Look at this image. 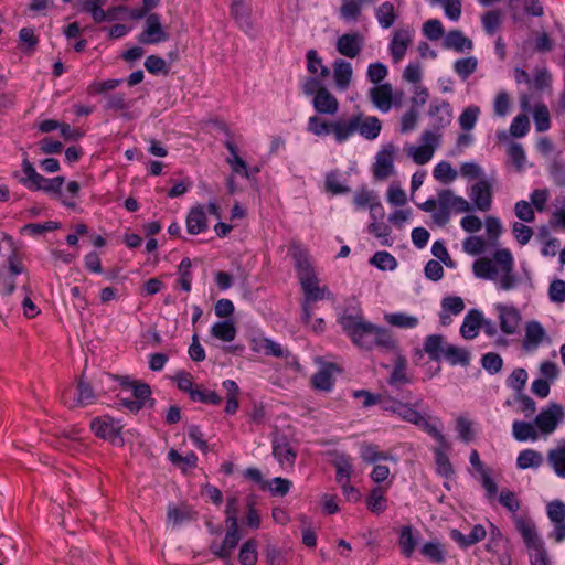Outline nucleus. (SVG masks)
Wrapping results in <instances>:
<instances>
[{
  "label": "nucleus",
  "mask_w": 565,
  "mask_h": 565,
  "mask_svg": "<svg viewBox=\"0 0 565 565\" xmlns=\"http://www.w3.org/2000/svg\"><path fill=\"white\" fill-rule=\"evenodd\" d=\"M339 323L351 341L360 348L365 350H372L375 347L383 350L395 348V341L390 331L367 322L361 311L354 315L343 313L339 318Z\"/></svg>",
  "instance_id": "1"
},
{
  "label": "nucleus",
  "mask_w": 565,
  "mask_h": 565,
  "mask_svg": "<svg viewBox=\"0 0 565 565\" xmlns=\"http://www.w3.org/2000/svg\"><path fill=\"white\" fill-rule=\"evenodd\" d=\"M404 401L396 399L390 395H387L386 401H384L383 411L390 412L401 419L408 422L428 435H430L444 449H449L450 445L447 441L446 437L439 431L437 426L431 422H438L437 418H433L427 414H422L417 411L423 404V399L412 401L411 392H407L404 395Z\"/></svg>",
  "instance_id": "2"
},
{
  "label": "nucleus",
  "mask_w": 565,
  "mask_h": 565,
  "mask_svg": "<svg viewBox=\"0 0 565 565\" xmlns=\"http://www.w3.org/2000/svg\"><path fill=\"white\" fill-rule=\"evenodd\" d=\"M477 278L495 281L503 290L516 287L518 278L514 270V259L507 248L498 249L493 258H478L472 265Z\"/></svg>",
  "instance_id": "3"
},
{
  "label": "nucleus",
  "mask_w": 565,
  "mask_h": 565,
  "mask_svg": "<svg viewBox=\"0 0 565 565\" xmlns=\"http://www.w3.org/2000/svg\"><path fill=\"white\" fill-rule=\"evenodd\" d=\"M7 249L9 252L7 256V267L11 275V277L20 275L24 273L25 268L22 262L18 257L17 249L14 248V244L11 237L4 236L0 241V249ZM0 285H3L4 287V295H11L15 290V281L13 278L10 279H2Z\"/></svg>",
  "instance_id": "4"
},
{
  "label": "nucleus",
  "mask_w": 565,
  "mask_h": 565,
  "mask_svg": "<svg viewBox=\"0 0 565 565\" xmlns=\"http://www.w3.org/2000/svg\"><path fill=\"white\" fill-rule=\"evenodd\" d=\"M90 428L97 437L109 440L115 446H124L122 426L118 420L109 416L97 417L92 420Z\"/></svg>",
  "instance_id": "5"
},
{
  "label": "nucleus",
  "mask_w": 565,
  "mask_h": 565,
  "mask_svg": "<svg viewBox=\"0 0 565 565\" xmlns=\"http://www.w3.org/2000/svg\"><path fill=\"white\" fill-rule=\"evenodd\" d=\"M420 140L423 145L411 146L407 149V154L417 164H426L430 161L435 150L439 146L440 135L430 130L423 132Z\"/></svg>",
  "instance_id": "6"
},
{
  "label": "nucleus",
  "mask_w": 565,
  "mask_h": 565,
  "mask_svg": "<svg viewBox=\"0 0 565 565\" xmlns=\"http://www.w3.org/2000/svg\"><path fill=\"white\" fill-rule=\"evenodd\" d=\"M494 179H480L471 185L469 198L472 202V209L481 212H488L492 207Z\"/></svg>",
  "instance_id": "7"
},
{
  "label": "nucleus",
  "mask_w": 565,
  "mask_h": 565,
  "mask_svg": "<svg viewBox=\"0 0 565 565\" xmlns=\"http://www.w3.org/2000/svg\"><path fill=\"white\" fill-rule=\"evenodd\" d=\"M302 290L305 292V301L302 305V320L308 323L311 316V307L310 302H315L317 300L323 299L327 292V288H321L318 284V279L315 273L309 274V276H305L299 278Z\"/></svg>",
  "instance_id": "8"
},
{
  "label": "nucleus",
  "mask_w": 565,
  "mask_h": 565,
  "mask_svg": "<svg viewBox=\"0 0 565 565\" xmlns=\"http://www.w3.org/2000/svg\"><path fill=\"white\" fill-rule=\"evenodd\" d=\"M169 39V33L166 32L160 22L157 13L147 15L145 30L138 35V42L141 44H157Z\"/></svg>",
  "instance_id": "9"
},
{
  "label": "nucleus",
  "mask_w": 565,
  "mask_h": 565,
  "mask_svg": "<svg viewBox=\"0 0 565 565\" xmlns=\"http://www.w3.org/2000/svg\"><path fill=\"white\" fill-rule=\"evenodd\" d=\"M395 147L393 145L384 146L375 157L373 174L377 180H385L394 172Z\"/></svg>",
  "instance_id": "10"
},
{
  "label": "nucleus",
  "mask_w": 565,
  "mask_h": 565,
  "mask_svg": "<svg viewBox=\"0 0 565 565\" xmlns=\"http://www.w3.org/2000/svg\"><path fill=\"white\" fill-rule=\"evenodd\" d=\"M563 415L562 406L552 404L548 408L540 412L534 423L542 434L550 435L557 428Z\"/></svg>",
  "instance_id": "11"
},
{
  "label": "nucleus",
  "mask_w": 565,
  "mask_h": 565,
  "mask_svg": "<svg viewBox=\"0 0 565 565\" xmlns=\"http://www.w3.org/2000/svg\"><path fill=\"white\" fill-rule=\"evenodd\" d=\"M241 540L238 526L237 527H231L227 526V531L225 534V537L221 544L213 543L211 545V552L218 558L228 561L238 545V542Z\"/></svg>",
  "instance_id": "12"
},
{
  "label": "nucleus",
  "mask_w": 565,
  "mask_h": 565,
  "mask_svg": "<svg viewBox=\"0 0 565 565\" xmlns=\"http://www.w3.org/2000/svg\"><path fill=\"white\" fill-rule=\"evenodd\" d=\"M273 455L282 468H292L297 458V452L285 436L274 438Z\"/></svg>",
  "instance_id": "13"
},
{
  "label": "nucleus",
  "mask_w": 565,
  "mask_h": 565,
  "mask_svg": "<svg viewBox=\"0 0 565 565\" xmlns=\"http://www.w3.org/2000/svg\"><path fill=\"white\" fill-rule=\"evenodd\" d=\"M364 39L360 33H347L337 41V51L349 58L356 57L363 47Z\"/></svg>",
  "instance_id": "14"
},
{
  "label": "nucleus",
  "mask_w": 565,
  "mask_h": 565,
  "mask_svg": "<svg viewBox=\"0 0 565 565\" xmlns=\"http://www.w3.org/2000/svg\"><path fill=\"white\" fill-rule=\"evenodd\" d=\"M312 105L318 114L332 116L339 111V102L327 87L318 92L312 99Z\"/></svg>",
  "instance_id": "15"
},
{
  "label": "nucleus",
  "mask_w": 565,
  "mask_h": 565,
  "mask_svg": "<svg viewBox=\"0 0 565 565\" xmlns=\"http://www.w3.org/2000/svg\"><path fill=\"white\" fill-rule=\"evenodd\" d=\"M500 329L505 334H514L519 328L521 316L514 307L497 305Z\"/></svg>",
  "instance_id": "16"
},
{
  "label": "nucleus",
  "mask_w": 565,
  "mask_h": 565,
  "mask_svg": "<svg viewBox=\"0 0 565 565\" xmlns=\"http://www.w3.org/2000/svg\"><path fill=\"white\" fill-rule=\"evenodd\" d=\"M374 106L383 113H387L392 107L393 90L388 83L376 85L369 92Z\"/></svg>",
  "instance_id": "17"
},
{
  "label": "nucleus",
  "mask_w": 565,
  "mask_h": 565,
  "mask_svg": "<svg viewBox=\"0 0 565 565\" xmlns=\"http://www.w3.org/2000/svg\"><path fill=\"white\" fill-rule=\"evenodd\" d=\"M358 131V119L354 115L347 119L332 121L331 134L338 143H342L351 138Z\"/></svg>",
  "instance_id": "18"
},
{
  "label": "nucleus",
  "mask_w": 565,
  "mask_h": 565,
  "mask_svg": "<svg viewBox=\"0 0 565 565\" xmlns=\"http://www.w3.org/2000/svg\"><path fill=\"white\" fill-rule=\"evenodd\" d=\"M411 42L412 35L408 30L399 29L394 32L390 51L395 63H398L404 57Z\"/></svg>",
  "instance_id": "19"
},
{
  "label": "nucleus",
  "mask_w": 565,
  "mask_h": 565,
  "mask_svg": "<svg viewBox=\"0 0 565 565\" xmlns=\"http://www.w3.org/2000/svg\"><path fill=\"white\" fill-rule=\"evenodd\" d=\"M332 68H333V79H334L337 89H339L341 92L347 90L348 87L350 86L352 75H353V70H352L351 63H349L348 61L338 58L333 62Z\"/></svg>",
  "instance_id": "20"
},
{
  "label": "nucleus",
  "mask_w": 565,
  "mask_h": 565,
  "mask_svg": "<svg viewBox=\"0 0 565 565\" xmlns=\"http://www.w3.org/2000/svg\"><path fill=\"white\" fill-rule=\"evenodd\" d=\"M355 119H358V131L362 137L367 140L375 139L382 129L381 121L377 117L374 116H363V114H355Z\"/></svg>",
  "instance_id": "21"
},
{
  "label": "nucleus",
  "mask_w": 565,
  "mask_h": 565,
  "mask_svg": "<svg viewBox=\"0 0 565 565\" xmlns=\"http://www.w3.org/2000/svg\"><path fill=\"white\" fill-rule=\"evenodd\" d=\"M74 6L77 12L90 14L95 23L106 22L105 0H79Z\"/></svg>",
  "instance_id": "22"
},
{
  "label": "nucleus",
  "mask_w": 565,
  "mask_h": 565,
  "mask_svg": "<svg viewBox=\"0 0 565 565\" xmlns=\"http://www.w3.org/2000/svg\"><path fill=\"white\" fill-rule=\"evenodd\" d=\"M429 116L433 119V126L437 129L444 128L451 122L452 110L448 102L443 100L430 105Z\"/></svg>",
  "instance_id": "23"
},
{
  "label": "nucleus",
  "mask_w": 565,
  "mask_h": 565,
  "mask_svg": "<svg viewBox=\"0 0 565 565\" xmlns=\"http://www.w3.org/2000/svg\"><path fill=\"white\" fill-rule=\"evenodd\" d=\"M483 322L482 313L477 310H470L460 327V334L468 340L475 339L478 334L479 329L481 328V323Z\"/></svg>",
  "instance_id": "24"
},
{
  "label": "nucleus",
  "mask_w": 565,
  "mask_h": 565,
  "mask_svg": "<svg viewBox=\"0 0 565 565\" xmlns=\"http://www.w3.org/2000/svg\"><path fill=\"white\" fill-rule=\"evenodd\" d=\"M207 230V218L202 206L190 210L186 216V231L191 235H198Z\"/></svg>",
  "instance_id": "25"
},
{
  "label": "nucleus",
  "mask_w": 565,
  "mask_h": 565,
  "mask_svg": "<svg viewBox=\"0 0 565 565\" xmlns=\"http://www.w3.org/2000/svg\"><path fill=\"white\" fill-rule=\"evenodd\" d=\"M444 47L461 53L472 50L473 43L461 31L452 30L446 34L444 39Z\"/></svg>",
  "instance_id": "26"
},
{
  "label": "nucleus",
  "mask_w": 565,
  "mask_h": 565,
  "mask_svg": "<svg viewBox=\"0 0 565 565\" xmlns=\"http://www.w3.org/2000/svg\"><path fill=\"white\" fill-rule=\"evenodd\" d=\"M289 250L295 260L299 278L309 276V274L315 273L309 263L307 252L301 247L299 243L292 242Z\"/></svg>",
  "instance_id": "27"
},
{
  "label": "nucleus",
  "mask_w": 565,
  "mask_h": 565,
  "mask_svg": "<svg viewBox=\"0 0 565 565\" xmlns=\"http://www.w3.org/2000/svg\"><path fill=\"white\" fill-rule=\"evenodd\" d=\"M118 381L122 390L131 391L134 398L136 401H140L142 406L146 405V401L151 395V388L148 384L140 383L124 376H119Z\"/></svg>",
  "instance_id": "28"
},
{
  "label": "nucleus",
  "mask_w": 565,
  "mask_h": 565,
  "mask_svg": "<svg viewBox=\"0 0 565 565\" xmlns=\"http://www.w3.org/2000/svg\"><path fill=\"white\" fill-rule=\"evenodd\" d=\"M545 337V330L537 321H531L525 327L523 347L525 350H535Z\"/></svg>",
  "instance_id": "29"
},
{
  "label": "nucleus",
  "mask_w": 565,
  "mask_h": 565,
  "mask_svg": "<svg viewBox=\"0 0 565 565\" xmlns=\"http://www.w3.org/2000/svg\"><path fill=\"white\" fill-rule=\"evenodd\" d=\"M195 519V512L188 505H173L168 507L167 520L173 526H179L185 522Z\"/></svg>",
  "instance_id": "30"
},
{
  "label": "nucleus",
  "mask_w": 565,
  "mask_h": 565,
  "mask_svg": "<svg viewBox=\"0 0 565 565\" xmlns=\"http://www.w3.org/2000/svg\"><path fill=\"white\" fill-rule=\"evenodd\" d=\"M418 544V532H414L409 525L403 526L399 532L398 545L401 552L406 556L411 557Z\"/></svg>",
  "instance_id": "31"
},
{
  "label": "nucleus",
  "mask_w": 565,
  "mask_h": 565,
  "mask_svg": "<svg viewBox=\"0 0 565 565\" xmlns=\"http://www.w3.org/2000/svg\"><path fill=\"white\" fill-rule=\"evenodd\" d=\"M374 14L379 24L383 29L391 28L397 19L394 4L390 1H385L381 3L379 7H376L374 9Z\"/></svg>",
  "instance_id": "32"
},
{
  "label": "nucleus",
  "mask_w": 565,
  "mask_h": 565,
  "mask_svg": "<svg viewBox=\"0 0 565 565\" xmlns=\"http://www.w3.org/2000/svg\"><path fill=\"white\" fill-rule=\"evenodd\" d=\"M522 537L530 553L544 551V543L537 535L535 527L530 524H522L520 527Z\"/></svg>",
  "instance_id": "33"
},
{
  "label": "nucleus",
  "mask_w": 565,
  "mask_h": 565,
  "mask_svg": "<svg viewBox=\"0 0 565 565\" xmlns=\"http://www.w3.org/2000/svg\"><path fill=\"white\" fill-rule=\"evenodd\" d=\"M544 459L541 452L534 449L522 450L516 458V466L521 470L529 468L537 469L542 466Z\"/></svg>",
  "instance_id": "34"
},
{
  "label": "nucleus",
  "mask_w": 565,
  "mask_h": 565,
  "mask_svg": "<svg viewBox=\"0 0 565 565\" xmlns=\"http://www.w3.org/2000/svg\"><path fill=\"white\" fill-rule=\"evenodd\" d=\"M512 435L518 441L536 440L539 438L535 426L523 420L513 422Z\"/></svg>",
  "instance_id": "35"
},
{
  "label": "nucleus",
  "mask_w": 565,
  "mask_h": 565,
  "mask_svg": "<svg viewBox=\"0 0 565 565\" xmlns=\"http://www.w3.org/2000/svg\"><path fill=\"white\" fill-rule=\"evenodd\" d=\"M24 177L20 182L31 191H39V186L43 181V175L36 172L32 163L25 158L22 162Z\"/></svg>",
  "instance_id": "36"
},
{
  "label": "nucleus",
  "mask_w": 565,
  "mask_h": 565,
  "mask_svg": "<svg viewBox=\"0 0 565 565\" xmlns=\"http://www.w3.org/2000/svg\"><path fill=\"white\" fill-rule=\"evenodd\" d=\"M547 462L558 477L565 478V441L548 450Z\"/></svg>",
  "instance_id": "37"
},
{
  "label": "nucleus",
  "mask_w": 565,
  "mask_h": 565,
  "mask_svg": "<svg viewBox=\"0 0 565 565\" xmlns=\"http://www.w3.org/2000/svg\"><path fill=\"white\" fill-rule=\"evenodd\" d=\"M443 358L447 359L452 365L467 366L470 362L469 351L449 343L445 345Z\"/></svg>",
  "instance_id": "38"
},
{
  "label": "nucleus",
  "mask_w": 565,
  "mask_h": 565,
  "mask_svg": "<svg viewBox=\"0 0 565 565\" xmlns=\"http://www.w3.org/2000/svg\"><path fill=\"white\" fill-rule=\"evenodd\" d=\"M211 334L224 342H231L236 337V328L231 320L218 321L212 326Z\"/></svg>",
  "instance_id": "39"
},
{
  "label": "nucleus",
  "mask_w": 565,
  "mask_h": 565,
  "mask_svg": "<svg viewBox=\"0 0 565 565\" xmlns=\"http://www.w3.org/2000/svg\"><path fill=\"white\" fill-rule=\"evenodd\" d=\"M335 370L334 365L330 364L319 372L313 374L311 379V383L315 388L321 391H330L333 386V371Z\"/></svg>",
  "instance_id": "40"
},
{
  "label": "nucleus",
  "mask_w": 565,
  "mask_h": 565,
  "mask_svg": "<svg viewBox=\"0 0 565 565\" xmlns=\"http://www.w3.org/2000/svg\"><path fill=\"white\" fill-rule=\"evenodd\" d=\"M446 344L443 335L433 334L426 338L424 350L431 360H439L444 356Z\"/></svg>",
  "instance_id": "41"
},
{
  "label": "nucleus",
  "mask_w": 565,
  "mask_h": 565,
  "mask_svg": "<svg viewBox=\"0 0 565 565\" xmlns=\"http://www.w3.org/2000/svg\"><path fill=\"white\" fill-rule=\"evenodd\" d=\"M95 401V393L89 383L79 380L77 384V396L73 399L71 407H83Z\"/></svg>",
  "instance_id": "42"
},
{
  "label": "nucleus",
  "mask_w": 565,
  "mask_h": 565,
  "mask_svg": "<svg viewBox=\"0 0 565 565\" xmlns=\"http://www.w3.org/2000/svg\"><path fill=\"white\" fill-rule=\"evenodd\" d=\"M388 324L401 329H413L418 324V318L405 312H395L385 315Z\"/></svg>",
  "instance_id": "43"
},
{
  "label": "nucleus",
  "mask_w": 565,
  "mask_h": 565,
  "mask_svg": "<svg viewBox=\"0 0 565 565\" xmlns=\"http://www.w3.org/2000/svg\"><path fill=\"white\" fill-rule=\"evenodd\" d=\"M366 505L374 514H381L386 510L387 504L383 488L376 487L371 490L366 500Z\"/></svg>",
  "instance_id": "44"
},
{
  "label": "nucleus",
  "mask_w": 565,
  "mask_h": 565,
  "mask_svg": "<svg viewBox=\"0 0 565 565\" xmlns=\"http://www.w3.org/2000/svg\"><path fill=\"white\" fill-rule=\"evenodd\" d=\"M408 382L409 379L406 374V360L404 358H398L395 361L394 369L388 380V384L399 390L403 384H406Z\"/></svg>",
  "instance_id": "45"
},
{
  "label": "nucleus",
  "mask_w": 565,
  "mask_h": 565,
  "mask_svg": "<svg viewBox=\"0 0 565 565\" xmlns=\"http://www.w3.org/2000/svg\"><path fill=\"white\" fill-rule=\"evenodd\" d=\"M306 57H307V70L311 74L319 73L321 79H324L330 75L329 68L322 64V60L319 57L316 50H309L306 54Z\"/></svg>",
  "instance_id": "46"
},
{
  "label": "nucleus",
  "mask_w": 565,
  "mask_h": 565,
  "mask_svg": "<svg viewBox=\"0 0 565 565\" xmlns=\"http://www.w3.org/2000/svg\"><path fill=\"white\" fill-rule=\"evenodd\" d=\"M433 175L437 181L448 184L457 179L458 172L448 161H441L434 168Z\"/></svg>",
  "instance_id": "47"
},
{
  "label": "nucleus",
  "mask_w": 565,
  "mask_h": 565,
  "mask_svg": "<svg viewBox=\"0 0 565 565\" xmlns=\"http://www.w3.org/2000/svg\"><path fill=\"white\" fill-rule=\"evenodd\" d=\"M331 129L332 121H327L317 115H313L308 119L307 130L317 137L330 135Z\"/></svg>",
  "instance_id": "48"
},
{
  "label": "nucleus",
  "mask_w": 565,
  "mask_h": 565,
  "mask_svg": "<svg viewBox=\"0 0 565 565\" xmlns=\"http://www.w3.org/2000/svg\"><path fill=\"white\" fill-rule=\"evenodd\" d=\"M337 473L335 480L341 484H347L350 482L351 473H352V465L345 456L338 457L333 462Z\"/></svg>",
  "instance_id": "49"
},
{
  "label": "nucleus",
  "mask_w": 565,
  "mask_h": 565,
  "mask_svg": "<svg viewBox=\"0 0 565 565\" xmlns=\"http://www.w3.org/2000/svg\"><path fill=\"white\" fill-rule=\"evenodd\" d=\"M478 61L473 56L459 58L454 63V70L456 74L466 81L477 70Z\"/></svg>",
  "instance_id": "50"
},
{
  "label": "nucleus",
  "mask_w": 565,
  "mask_h": 565,
  "mask_svg": "<svg viewBox=\"0 0 565 565\" xmlns=\"http://www.w3.org/2000/svg\"><path fill=\"white\" fill-rule=\"evenodd\" d=\"M168 458L173 465L183 470L186 468H194L198 463V456L193 451L182 456L177 450L170 449L168 452Z\"/></svg>",
  "instance_id": "51"
},
{
  "label": "nucleus",
  "mask_w": 565,
  "mask_h": 565,
  "mask_svg": "<svg viewBox=\"0 0 565 565\" xmlns=\"http://www.w3.org/2000/svg\"><path fill=\"white\" fill-rule=\"evenodd\" d=\"M257 544L254 540L246 541L238 554V558L242 565H256L257 563Z\"/></svg>",
  "instance_id": "52"
},
{
  "label": "nucleus",
  "mask_w": 565,
  "mask_h": 565,
  "mask_svg": "<svg viewBox=\"0 0 565 565\" xmlns=\"http://www.w3.org/2000/svg\"><path fill=\"white\" fill-rule=\"evenodd\" d=\"M362 2L359 0H344L340 8V15L345 21H355L361 15Z\"/></svg>",
  "instance_id": "53"
},
{
  "label": "nucleus",
  "mask_w": 565,
  "mask_h": 565,
  "mask_svg": "<svg viewBox=\"0 0 565 565\" xmlns=\"http://www.w3.org/2000/svg\"><path fill=\"white\" fill-rule=\"evenodd\" d=\"M352 396L356 399L363 398L362 404L364 407H370L372 405H381L383 408L384 401H386L387 394H372L366 390H359L352 393Z\"/></svg>",
  "instance_id": "54"
},
{
  "label": "nucleus",
  "mask_w": 565,
  "mask_h": 565,
  "mask_svg": "<svg viewBox=\"0 0 565 565\" xmlns=\"http://www.w3.org/2000/svg\"><path fill=\"white\" fill-rule=\"evenodd\" d=\"M232 14L242 28H249V10L245 3V0H234L232 6Z\"/></svg>",
  "instance_id": "55"
},
{
  "label": "nucleus",
  "mask_w": 565,
  "mask_h": 565,
  "mask_svg": "<svg viewBox=\"0 0 565 565\" xmlns=\"http://www.w3.org/2000/svg\"><path fill=\"white\" fill-rule=\"evenodd\" d=\"M371 264L382 270H393L397 266L396 259L387 252H376L371 258Z\"/></svg>",
  "instance_id": "56"
},
{
  "label": "nucleus",
  "mask_w": 565,
  "mask_h": 565,
  "mask_svg": "<svg viewBox=\"0 0 565 565\" xmlns=\"http://www.w3.org/2000/svg\"><path fill=\"white\" fill-rule=\"evenodd\" d=\"M481 22H482L484 31L488 34L493 35L501 25V22H502L501 13L495 10L488 11L482 15Z\"/></svg>",
  "instance_id": "57"
},
{
  "label": "nucleus",
  "mask_w": 565,
  "mask_h": 565,
  "mask_svg": "<svg viewBox=\"0 0 565 565\" xmlns=\"http://www.w3.org/2000/svg\"><path fill=\"white\" fill-rule=\"evenodd\" d=\"M481 365L488 373L497 374L502 369L503 360L498 353L489 352L482 355Z\"/></svg>",
  "instance_id": "58"
},
{
  "label": "nucleus",
  "mask_w": 565,
  "mask_h": 565,
  "mask_svg": "<svg viewBox=\"0 0 565 565\" xmlns=\"http://www.w3.org/2000/svg\"><path fill=\"white\" fill-rule=\"evenodd\" d=\"M377 196L375 193L366 188H361L353 195V204L356 210L369 207Z\"/></svg>",
  "instance_id": "59"
},
{
  "label": "nucleus",
  "mask_w": 565,
  "mask_h": 565,
  "mask_svg": "<svg viewBox=\"0 0 565 565\" xmlns=\"http://www.w3.org/2000/svg\"><path fill=\"white\" fill-rule=\"evenodd\" d=\"M361 457L369 463H374L380 460H387L392 458L387 454L379 451L377 446L375 445H363L361 448Z\"/></svg>",
  "instance_id": "60"
},
{
  "label": "nucleus",
  "mask_w": 565,
  "mask_h": 565,
  "mask_svg": "<svg viewBox=\"0 0 565 565\" xmlns=\"http://www.w3.org/2000/svg\"><path fill=\"white\" fill-rule=\"evenodd\" d=\"M259 350L263 351L265 355L276 358H284L288 355V351H286L279 343L267 338L260 340Z\"/></svg>",
  "instance_id": "61"
},
{
  "label": "nucleus",
  "mask_w": 565,
  "mask_h": 565,
  "mask_svg": "<svg viewBox=\"0 0 565 565\" xmlns=\"http://www.w3.org/2000/svg\"><path fill=\"white\" fill-rule=\"evenodd\" d=\"M533 117L537 131H546L550 128V113L545 105H537L534 109Z\"/></svg>",
  "instance_id": "62"
},
{
  "label": "nucleus",
  "mask_w": 565,
  "mask_h": 565,
  "mask_svg": "<svg viewBox=\"0 0 565 565\" xmlns=\"http://www.w3.org/2000/svg\"><path fill=\"white\" fill-rule=\"evenodd\" d=\"M423 32L430 41L439 40L445 31L441 22L437 19H430L424 23Z\"/></svg>",
  "instance_id": "63"
},
{
  "label": "nucleus",
  "mask_w": 565,
  "mask_h": 565,
  "mask_svg": "<svg viewBox=\"0 0 565 565\" xmlns=\"http://www.w3.org/2000/svg\"><path fill=\"white\" fill-rule=\"evenodd\" d=\"M547 516L552 523L565 520V503L561 500H554L546 507Z\"/></svg>",
  "instance_id": "64"
}]
</instances>
